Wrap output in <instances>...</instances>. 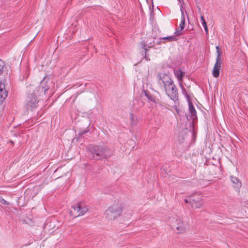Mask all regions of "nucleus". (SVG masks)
I'll use <instances>...</instances> for the list:
<instances>
[{
  "instance_id": "f257e3e1",
  "label": "nucleus",
  "mask_w": 248,
  "mask_h": 248,
  "mask_svg": "<svg viewBox=\"0 0 248 248\" xmlns=\"http://www.w3.org/2000/svg\"><path fill=\"white\" fill-rule=\"evenodd\" d=\"M88 150L89 156L95 160L108 158L113 154V150L106 145H90Z\"/></svg>"
},
{
  "instance_id": "f03ea898",
  "label": "nucleus",
  "mask_w": 248,
  "mask_h": 248,
  "mask_svg": "<svg viewBox=\"0 0 248 248\" xmlns=\"http://www.w3.org/2000/svg\"><path fill=\"white\" fill-rule=\"evenodd\" d=\"M168 221L171 229L176 231L177 233H183L186 231L184 222L178 217H170Z\"/></svg>"
},
{
  "instance_id": "7ed1b4c3",
  "label": "nucleus",
  "mask_w": 248,
  "mask_h": 248,
  "mask_svg": "<svg viewBox=\"0 0 248 248\" xmlns=\"http://www.w3.org/2000/svg\"><path fill=\"white\" fill-rule=\"evenodd\" d=\"M122 207L120 204L113 205L109 207L105 212L106 218L108 220H112L121 215Z\"/></svg>"
},
{
  "instance_id": "20e7f679",
  "label": "nucleus",
  "mask_w": 248,
  "mask_h": 248,
  "mask_svg": "<svg viewBox=\"0 0 248 248\" xmlns=\"http://www.w3.org/2000/svg\"><path fill=\"white\" fill-rule=\"evenodd\" d=\"M88 211V208L83 202H80L72 207L69 214L75 218L84 215Z\"/></svg>"
},
{
  "instance_id": "39448f33",
  "label": "nucleus",
  "mask_w": 248,
  "mask_h": 248,
  "mask_svg": "<svg viewBox=\"0 0 248 248\" xmlns=\"http://www.w3.org/2000/svg\"><path fill=\"white\" fill-rule=\"evenodd\" d=\"M164 88L166 94L170 99L174 101L178 100V89L173 81L169 83L168 84L166 85Z\"/></svg>"
},
{
  "instance_id": "423d86ee",
  "label": "nucleus",
  "mask_w": 248,
  "mask_h": 248,
  "mask_svg": "<svg viewBox=\"0 0 248 248\" xmlns=\"http://www.w3.org/2000/svg\"><path fill=\"white\" fill-rule=\"evenodd\" d=\"M38 102V101L34 91L28 94L26 100L25 107L27 110L32 111L37 107Z\"/></svg>"
},
{
  "instance_id": "0eeeda50",
  "label": "nucleus",
  "mask_w": 248,
  "mask_h": 248,
  "mask_svg": "<svg viewBox=\"0 0 248 248\" xmlns=\"http://www.w3.org/2000/svg\"><path fill=\"white\" fill-rule=\"evenodd\" d=\"M189 203L193 208L196 209L200 208L203 205L202 198L199 197H195L193 195L189 197Z\"/></svg>"
},
{
  "instance_id": "6e6552de",
  "label": "nucleus",
  "mask_w": 248,
  "mask_h": 248,
  "mask_svg": "<svg viewBox=\"0 0 248 248\" xmlns=\"http://www.w3.org/2000/svg\"><path fill=\"white\" fill-rule=\"evenodd\" d=\"M158 77L160 80L162 81V83L164 84V86H166V85L168 84L169 83L173 81L171 78L166 74H158L157 75Z\"/></svg>"
},
{
  "instance_id": "1a4fd4ad",
  "label": "nucleus",
  "mask_w": 248,
  "mask_h": 248,
  "mask_svg": "<svg viewBox=\"0 0 248 248\" xmlns=\"http://www.w3.org/2000/svg\"><path fill=\"white\" fill-rule=\"evenodd\" d=\"M8 92L5 90V85L4 84L0 83V97L1 101H3L7 97Z\"/></svg>"
},
{
  "instance_id": "9d476101",
  "label": "nucleus",
  "mask_w": 248,
  "mask_h": 248,
  "mask_svg": "<svg viewBox=\"0 0 248 248\" xmlns=\"http://www.w3.org/2000/svg\"><path fill=\"white\" fill-rule=\"evenodd\" d=\"M189 111L190 113L191 116L193 120L197 118L196 111L192 103H189Z\"/></svg>"
},
{
  "instance_id": "9b49d317",
  "label": "nucleus",
  "mask_w": 248,
  "mask_h": 248,
  "mask_svg": "<svg viewBox=\"0 0 248 248\" xmlns=\"http://www.w3.org/2000/svg\"><path fill=\"white\" fill-rule=\"evenodd\" d=\"M145 95L148 98L149 101L153 102V103H156L157 102V99L154 95H152L148 91H144Z\"/></svg>"
},
{
  "instance_id": "f8f14e48",
  "label": "nucleus",
  "mask_w": 248,
  "mask_h": 248,
  "mask_svg": "<svg viewBox=\"0 0 248 248\" xmlns=\"http://www.w3.org/2000/svg\"><path fill=\"white\" fill-rule=\"evenodd\" d=\"M231 180L232 182L234 184L233 186L234 187L238 188L241 186V182L238 178L236 177L231 176Z\"/></svg>"
},
{
  "instance_id": "ddd939ff",
  "label": "nucleus",
  "mask_w": 248,
  "mask_h": 248,
  "mask_svg": "<svg viewBox=\"0 0 248 248\" xmlns=\"http://www.w3.org/2000/svg\"><path fill=\"white\" fill-rule=\"evenodd\" d=\"M174 73L178 80L180 81H182L183 78L184 76V73L183 71L180 69H174Z\"/></svg>"
},
{
  "instance_id": "4468645a",
  "label": "nucleus",
  "mask_w": 248,
  "mask_h": 248,
  "mask_svg": "<svg viewBox=\"0 0 248 248\" xmlns=\"http://www.w3.org/2000/svg\"><path fill=\"white\" fill-rule=\"evenodd\" d=\"M159 40H166L168 42H172L177 41L178 39L175 35H172L164 37H160L159 38Z\"/></svg>"
},
{
  "instance_id": "2eb2a0df",
  "label": "nucleus",
  "mask_w": 248,
  "mask_h": 248,
  "mask_svg": "<svg viewBox=\"0 0 248 248\" xmlns=\"http://www.w3.org/2000/svg\"><path fill=\"white\" fill-rule=\"evenodd\" d=\"M130 124L133 126H135L137 124L138 119L137 116H135L133 113H131L130 115Z\"/></svg>"
},
{
  "instance_id": "dca6fc26",
  "label": "nucleus",
  "mask_w": 248,
  "mask_h": 248,
  "mask_svg": "<svg viewBox=\"0 0 248 248\" xmlns=\"http://www.w3.org/2000/svg\"><path fill=\"white\" fill-rule=\"evenodd\" d=\"M220 68L218 67H217L216 66L214 67L212 75L214 77L217 78L219 75V71Z\"/></svg>"
},
{
  "instance_id": "f3484780",
  "label": "nucleus",
  "mask_w": 248,
  "mask_h": 248,
  "mask_svg": "<svg viewBox=\"0 0 248 248\" xmlns=\"http://www.w3.org/2000/svg\"><path fill=\"white\" fill-rule=\"evenodd\" d=\"M49 89V88L46 86L44 87L43 85L40 86L38 87V90L41 91V92H44V93H46V92Z\"/></svg>"
},
{
  "instance_id": "a211bd4d",
  "label": "nucleus",
  "mask_w": 248,
  "mask_h": 248,
  "mask_svg": "<svg viewBox=\"0 0 248 248\" xmlns=\"http://www.w3.org/2000/svg\"><path fill=\"white\" fill-rule=\"evenodd\" d=\"M5 64L1 60H0V76L1 75L3 72V68Z\"/></svg>"
},
{
  "instance_id": "6ab92c4d",
  "label": "nucleus",
  "mask_w": 248,
  "mask_h": 248,
  "mask_svg": "<svg viewBox=\"0 0 248 248\" xmlns=\"http://www.w3.org/2000/svg\"><path fill=\"white\" fill-rule=\"evenodd\" d=\"M221 64V61L220 58H219V59L217 58L216 62V63H215L214 66H216L217 67H218V68H220Z\"/></svg>"
},
{
  "instance_id": "aec40b11",
  "label": "nucleus",
  "mask_w": 248,
  "mask_h": 248,
  "mask_svg": "<svg viewBox=\"0 0 248 248\" xmlns=\"http://www.w3.org/2000/svg\"><path fill=\"white\" fill-rule=\"evenodd\" d=\"M216 49H217V58H218V59H219L220 58V56H221V49H220L219 46H216Z\"/></svg>"
},
{
  "instance_id": "412c9836",
  "label": "nucleus",
  "mask_w": 248,
  "mask_h": 248,
  "mask_svg": "<svg viewBox=\"0 0 248 248\" xmlns=\"http://www.w3.org/2000/svg\"><path fill=\"white\" fill-rule=\"evenodd\" d=\"M141 44L142 45V47L144 49L146 53H147L149 49L147 48V45L145 43V42H141ZM148 47L149 48L150 46H148Z\"/></svg>"
},
{
  "instance_id": "4be33fe9",
  "label": "nucleus",
  "mask_w": 248,
  "mask_h": 248,
  "mask_svg": "<svg viewBox=\"0 0 248 248\" xmlns=\"http://www.w3.org/2000/svg\"><path fill=\"white\" fill-rule=\"evenodd\" d=\"M185 25V23L184 22V21L181 22V23L179 25V26L178 28V29H180V31H182L184 29Z\"/></svg>"
},
{
  "instance_id": "5701e85b",
  "label": "nucleus",
  "mask_w": 248,
  "mask_h": 248,
  "mask_svg": "<svg viewBox=\"0 0 248 248\" xmlns=\"http://www.w3.org/2000/svg\"><path fill=\"white\" fill-rule=\"evenodd\" d=\"M181 22L184 21V22L185 23V18L184 13V11L182 8L181 9Z\"/></svg>"
},
{
  "instance_id": "b1692460",
  "label": "nucleus",
  "mask_w": 248,
  "mask_h": 248,
  "mask_svg": "<svg viewBox=\"0 0 248 248\" xmlns=\"http://www.w3.org/2000/svg\"><path fill=\"white\" fill-rule=\"evenodd\" d=\"M202 26L206 31V32L207 33L208 32V28H207V26L206 21H204L203 23H202Z\"/></svg>"
},
{
  "instance_id": "393cba45",
  "label": "nucleus",
  "mask_w": 248,
  "mask_h": 248,
  "mask_svg": "<svg viewBox=\"0 0 248 248\" xmlns=\"http://www.w3.org/2000/svg\"><path fill=\"white\" fill-rule=\"evenodd\" d=\"M185 94H186L185 95V96L187 99V101L188 102V104H189V103H192L191 100H190V96H189V95L186 93H185Z\"/></svg>"
},
{
  "instance_id": "a878e982",
  "label": "nucleus",
  "mask_w": 248,
  "mask_h": 248,
  "mask_svg": "<svg viewBox=\"0 0 248 248\" xmlns=\"http://www.w3.org/2000/svg\"><path fill=\"white\" fill-rule=\"evenodd\" d=\"M180 29H177L176 30L175 32H174V34L175 35L180 36L181 34V33L180 32Z\"/></svg>"
},
{
  "instance_id": "bb28decb",
  "label": "nucleus",
  "mask_w": 248,
  "mask_h": 248,
  "mask_svg": "<svg viewBox=\"0 0 248 248\" xmlns=\"http://www.w3.org/2000/svg\"><path fill=\"white\" fill-rule=\"evenodd\" d=\"M180 86L181 87L182 89V93L185 95L186 94L185 93H186V90H185V88L184 87V86L181 84H180Z\"/></svg>"
},
{
  "instance_id": "cd10ccee",
  "label": "nucleus",
  "mask_w": 248,
  "mask_h": 248,
  "mask_svg": "<svg viewBox=\"0 0 248 248\" xmlns=\"http://www.w3.org/2000/svg\"><path fill=\"white\" fill-rule=\"evenodd\" d=\"M87 132V131L84 130V131L79 133L78 135L79 136H81L85 134Z\"/></svg>"
},
{
  "instance_id": "c85d7f7f",
  "label": "nucleus",
  "mask_w": 248,
  "mask_h": 248,
  "mask_svg": "<svg viewBox=\"0 0 248 248\" xmlns=\"http://www.w3.org/2000/svg\"><path fill=\"white\" fill-rule=\"evenodd\" d=\"M144 59H145L147 61H150V59H149L148 57L147 56V53H146V52H145Z\"/></svg>"
},
{
  "instance_id": "c756f323",
  "label": "nucleus",
  "mask_w": 248,
  "mask_h": 248,
  "mask_svg": "<svg viewBox=\"0 0 248 248\" xmlns=\"http://www.w3.org/2000/svg\"><path fill=\"white\" fill-rule=\"evenodd\" d=\"M162 40H159L158 41H157L156 44L157 45H160L161 43H165L164 42L161 41Z\"/></svg>"
},
{
  "instance_id": "7c9ffc66",
  "label": "nucleus",
  "mask_w": 248,
  "mask_h": 248,
  "mask_svg": "<svg viewBox=\"0 0 248 248\" xmlns=\"http://www.w3.org/2000/svg\"><path fill=\"white\" fill-rule=\"evenodd\" d=\"M1 203H2L3 204H8V203H7L6 202V201L5 200H4V199H2V201H1Z\"/></svg>"
},
{
  "instance_id": "2f4dec72",
  "label": "nucleus",
  "mask_w": 248,
  "mask_h": 248,
  "mask_svg": "<svg viewBox=\"0 0 248 248\" xmlns=\"http://www.w3.org/2000/svg\"><path fill=\"white\" fill-rule=\"evenodd\" d=\"M201 19L202 21V23H203L204 21H205L204 18L203 16H201Z\"/></svg>"
},
{
  "instance_id": "473e14b6",
  "label": "nucleus",
  "mask_w": 248,
  "mask_h": 248,
  "mask_svg": "<svg viewBox=\"0 0 248 248\" xmlns=\"http://www.w3.org/2000/svg\"><path fill=\"white\" fill-rule=\"evenodd\" d=\"M184 201L186 203H189V200H188L187 199H185Z\"/></svg>"
},
{
  "instance_id": "72a5a7b5",
  "label": "nucleus",
  "mask_w": 248,
  "mask_h": 248,
  "mask_svg": "<svg viewBox=\"0 0 248 248\" xmlns=\"http://www.w3.org/2000/svg\"><path fill=\"white\" fill-rule=\"evenodd\" d=\"M132 215V212H131L130 214H129V216H131Z\"/></svg>"
},
{
  "instance_id": "f704fd0d",
  "label": "nucleus",
  "mask_w": 248,
  "mask_h": 248,
  "mask_svg": "<svg viewBox=\"0 0 248 248\" xmlns=\"http://www.w3.org/2000/svg\"><path fill=\"white\" fill-rule=\"evenodd\" d=\"M179 1H180V0H178Z\"/></svg>"
}]
</instances>
